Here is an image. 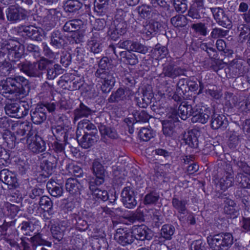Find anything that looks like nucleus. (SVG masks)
<instances>
[{"instance_id": "1", "label": "nucleus", "mask_w": 250, "mask_h": 250, "mask_svg": "<svg viewBox=\"0 0 250 250\" xmlns=\"http://www.w3.org/2000/svg\"><path fill=\"white\" fill-rule=\"evenodd\" d=\"M0 90L16 96L26 95L30 91L29 81L21 76L9 77L0 81Z\"/></svg>"}, {"instance_id": "2", "label": "nucleus", "mask_w": 250, "mask_h": 250, "mask_svg": "<svg viewBox=\"0 0 250 250\" xmlns=\"http://www.w3.org/2000/svg\"><path fill=\"white\" fill-rule=\"evenodd\" d=\"M207 242L212 250H228L233 243L232 234L221 232L207 237Z\"/></svg>"}, {"instance_id": "3", "label": "nucleus", "mask_w": 250, "mask_h": 250, "mask_svg": "<svg viewBox=\"0 0 250 250\" xmlns=\"http://www.w3.org/2000/svg\"><path fill=\"white\" fill-rule=\"evenodd\" d=\"M53 62L44 57L40 59L39 68L42 73V77L46 73L48 80H53L58 75L63 73V69L58 64H53Z\"/></svg>"}, {"instance_id": "4", "label": "nucleus", "mask_w": 250, "mask_h": 250, "mask_svg": "<svg viewBox=\"0 0 250 250\" xmlns=\"http://www.w3.org/2000/svg\"><path fill=\"white\" fill-rule=\"evenodd\" d=\"M104 167L98 160H94L92 162L91 170L94 177L89 181V189H94L95 185H101L104 183L106 174Z\"/></svg>"}, {"instance_id": "5", "label": "nucleus", "mask_w": 250, "mask_h": 250, "mask_svg": "<svg viewBox=\"0 0 250 250\" xmlns=\"http://www.w3.org/2000/svg\"><path fill=\"white\" fill-rule=\"evenodd\" d=\"M95 76L100 78L102 85L101 89L104 93H109L113 88L116 82V74L111 70L103 71L97 70L95 73Z\"/></svg>"}, {"instance_id": "6", "label": "nucleus", "mask_w": 250, "mask_h": 250, "mask_svg": "<svg viewBox=\"0 0 250 250\" xmlns=\"http://www.w3.org/2000/svg\"><path fill=\"white\" fill-rule=\"evenodd\" d=\"M7 51V56L10 61L19 63V60L24 54V46L15 40L9 41L3 47Z\"/></svg>"}, {"instance_id": "7", "label": "nucleus", "mask_w": 250, "mask_h": 250, "mask_svg": "<svg viewBox=\"0 0 250 250\" xmlns=\"http://www.w3.org/2000/svg\"><path fill=\"white\" fill-rule=\"evenodd\" d=\"M40 60L31 62L25 60L17 63V67L26 75L31 77H42V73L39 68Z\"/></svg>"}, {"instance_id": "8", "label": "nucleus", "mask_w": 250, "mask_h": 250, "mask_svg": "<svg viewBox=\"0 0 250 250\" xmlns=\"http://www.w3.org/2000/svg\"><path fill=\"white\" fill-rule=\"evenodd\" d=\"M205 7L204 0H194L188 11V20L191 22H195L200 19L205 13Z\"/></svg>"}, {"instance_id": "9", "label": "nucleus", "mask_w": 250, "mask_h": 250, "mask_svg": "<svg viewBox=\"0 0 250 250\" xmlns=\"http://www.w3.org/2000/svg\"><path fill=\"white\" fill-rule=\"evenodd\" d=\"M176 115L167 114V119L162 121L163 134L167 137H175L176 124L179 122Z\"/></svg>"}, {"instance_id": "10", "label": "nucleus", "mask_w": 250, "mask_h": 250, "mask_svg": "<svg viewBox=\"0 0 250 250\" xmlns=\"http://www.w3.org/2000/svg\"><path fill=\"white\" fill-rule=\"evenodd\" d=\"M31 128L30 123L27 121H18L12 125V129L15 131L14 134L17 140V143H24L26 133L29 131Z\"/></svg>"}, {"instance_id": "11", "label": "nucleus", "mask_w": 250, "mask_h": 250, "mask_svg": "<svg viewBox=\"0 0 250 250\" xmlns=\"http://www.w3.org/2000/svg\"><path fill=\"white\" fill-rule=\"evenodd\" d=\"M42 156V160L41 164V168L48 175H51L57 167V159L48 152L43 153Z\"/></svg>"}, {"instance_id": "12", "label": "nucleus", "mask_w": 250, "mask_h": 250, "mask_svg": "<svg viewBox=\"0 0 250 250\" xmlns=\"http://www.w3.org/2000/svg\"><path fill=\"white\" fill-rule=\"evenodd\" d=\"M114 239L117 243L124 247L132 244L134 241L132 230L130 231L126 228L118 229Z\"/></svg>"}, {"instance_id": "13", "label": "nucleus", "mask_w": 250, "mask_h": 250, "mask_svg": "<svg viewBox=\"0 0 250 250\" xmlns=\"http://www.w3.org/2000/svg\"><path fill=\"white\" fill-rule=\"evenodd\" d=\"M195 108L187 102H182L179 105L178 109L171 108L169 113L176 115L177 119L180 117L183 120H186L190 116H192Z\"/></svg>"}, {"instance_id": "14", "label": "nucleus", "mask_w": 250, "mask_h": 250, "mask_svg": "<svg viewBox=\"0 0 250 250\" xmlns=\"http://www.w3.org/2000/svg\"><path fill=\"white\" fill-rule=\"evenodd\" d=\"M26 142L28 148L34 153H42L46 148L45 142L37 134L32 137H28Z\"/></svg>"}, {"instance_id": "15", "label": "nucleus", "mask_w": 250, "mask_h": 250, "mask_svg": "<svg viewBox=\"0 0 250 250\" xmlns=\"http://www.w3.org/2000/svg\"><path fill=\"white\" fill-rule=\"evenodd\" d=\"M121 201L126 208H133L137 204L134 191L130 187H125L121 192Z\"/></svg>"}, {"instance_id": "16", "label": "nucleus", "mask_w": 250, "mask_h": 250, "mask_svg": "<svg viewBox=\"0 0 250 250\" xmlns=\"http://www.w3.org/2000/svg\"><path fill=\"white\" fill-rule=\"evenodd\" d=\"M28 13L27 11L14 5L9 6L6 11L7 19L10 21L25 19Z\"/></svg>"}, {"instance_id": "17", "label": "nucleus", "mask_w": 250, "mask_h": 250, "mask_svg": "<svg viewBox=\"0 0 250 250\" xmlns=\"http://www.w3.org/2000/svg\"><path fill=\"white\" fill-rule=\"evenodd\" d=\"M134 240L144 241L149 240L153 236L152 231L145 225L134 226L132 228Z\"/></svg>"}, {"instance_id": "18", "label": "nucleus", "mask_w": 250, "mask_h": 250, "mask_svg": "<svg viewBox=\"0 0 250 250\" xmlns=\"http://www.w3.org/2000/svg\"><path fill=\"white\" fill-rule=\"evenodd\" d=\"M31 120L36 125L43 123L47 118L46 108L43 104H38L30 110Z\"/></svg>"}, {"instance_id": "19", "label": "nucleus", "mask_w": 250, "mask_h": 250, "mask_svg": "<svg viewBox=\"0 0 250 250\" xmlns=\"http://www.w3.org/2000/svg\"><path fill=\"white\" fill-rule=\"evenodd\" d=\"M213 110L208 107L196 108L191 118L192 123H206L209 120Z\"/></svg>"}, {"instance_id": "20", "label": "nucleus", "mask_w": 250, "mask_h": 250, "mask_svg": "<svg viewBox=\"0 0 250 250\" xmlns=\"http://www.w3.org/2000/svg\"><path fill=\"white\" fill-rule=\"evenodd\" d=\"M186 69L172 64H167L164 66L162 73L160 74L162 77H168L174 79L177 77L184 75Z\"/></svg>"}, {"instance_id": "21", "label": "nucleus", "mask_w": 250, "mask_h": 250, "mask_svg": "<svg viewBox=\"0 0 250 250\" xmlns=\"http://www.w3.org/2000/svg\"><path fill=\"white\" fill-rule=\"evenodd\" d=\"M0 180L6 184L10 189H15L19 187L16 176L7 169H4L0 171Z\"/></svg>"}, {"instance_id": "22", "label": "nucleus", "mask_w": 250, "mask_h": 250, "mask_svg": "<svg viewBox=\"0 0 250 250\" xmlns=\"http://www.w3.org/2000/svg\"><path fill=\"white\" fill-rule=\"evenodd\" d=\"M153 97L151 88L150 86L143 89L142 95L135 97V101L137 105L142 108H146L151 103Z\"/></svg>"}, {"instance_id": "23", "label": "nucleus", "mask_w": 250, "mask_h": 250, "mask_svg": "<svg viewBox=\"0 0 250 250\" xmlns=\"http://www.w3.org/2000/svg\"><path fill=\"white\" fill-rule=\"evenodd\" d=\"M98 134L85 133L81 136L77 132V139L79 144L84 148H88L92 146L97 141Z\"/></svg>"}, {"instance_id": "24", "label": "nucleus", "mask_w": 250, "mask_h": 250, "mask_svg": "<svg viewBox=\"0 0 250 250\" xmlns=\"http://www.w3.org/2000/svg\"><path fill=\"white\" fill-rule=\"evenodd\" d=\"M53 221V220H51L49 221V223L51 224L50 230L53 238L54 239L55 241H56L55 242V243L57 244V242H61L63 240L64 231L65 229V227L67 225V223L65 221L62 222V226L61 227L60 224L57 225L52 224Z\"/></svg>"}, {"instance_id": "25", "label": "nucleus", "mask_w": 250, "mask_h": 250, "mask_svg": "<svg viewBox=\"0 0 250 250\" xmlns=\"http://www.w3.org/2000/svg\"><path fill=\"white\" fill-rule=\"evenodd\" d=\"M162 28H163L162 24L158 21L146 22L142 29L143 36L150 39L156 32L161 30Z\"/></svg>"}, {"instance_id": "26", "label": "nucleus", "mask_w": 250, "mask_h": 250, "mask_svg": "<svg viewBox=\"0 0 250 250\" xmlns=\"http://www.w3.org/2000/svg\"><path fill=\"white\" fill-rule=\"evenodd\" d=\"M129 94H130V91L129 89L120 87L111 93L108 99V101L110 103H117L125 101L127 99L128 97V95Z\"/></svg>"}, {"instance_id": "27", "label": "nucleus", "mask_w": 250, "mask_h": 250, "mask_svg": "<svg viewBox=\"0 0 250 250\" xmlns=\"http://www.w3.org/2000/svg\"><path fill=\"white\" fill-rule=\"evenodd\" d=\"M50 44L57 49L63 48L67 42L65 37L59 30H56L51 33Z\"/></svg>"}, {"instance_id": "28", "label": "nucleus", "mask_w": 250, "mask_h": 250, "mask_svg": "<svg viewBox=\"0 0 250 250\" xmlns=\"http://www.w3.org/2000/svg\"><path fill=\"white\" fill-rule=\"evenodd\" d=\"M87 218L82 213L72 214V221L75 224L76 229L81 231H85L89 228V224L86 221Z\"/></svg>"}, {"instance_id": "29", "label": "nucleus", "mask_w": 250, "mask_h": 250, "mask_svg": "<svg viewBox=\"0 0 250 250\" xmlns=\"http://www.w3.org/2000/svg\"><path fill=\"white\" fill-rule=\"evenodd\" d=\"M211 126L213 129H225L228 125V122L223 115L214 113L211 114Z\"/></svg>"}, {"instance_id": "30", "label": "nucleus", "mask_w": 250, "mask_h": 250, "mask_svg": "<svg viewBox=\"0 0 250 250\" xmlns=\"http://www.w3.org/2000/svg\"><path fill=\"white\" fill-rule=\"evenodd\" d=\"M52 132L58 141L67 143L69 132L66 128L61 125H52Z\"/></svg>"}, {"instance_id": "31", "label": "nucleus", "mask_w": 250, "mask_h": 250, "mask_svg": "<svg viewBox=\"0 0 250 250\" xmlns=\"http://www.w3.org/2000/svg\"><path fill=\"white\" fill-rule=\"evenodd\" d=\"M82 188L81 184L75 178H70L66 181V190L71 194H80Z\"/></svg>"}, {"instance_id": "32", "label": "nucleus", "mask_w": 250, "mask_h": 250, "mask_svg": "<svg viewBox=\"0 0 250 250\" xmlns=\"http://www.w3.org/2000/svg\"><path fill=\"white\" fill-rule=\"evenodd\" d=\"M22 32L24 34V35L27 36L32 40L37 41L42 40V29L30 25L25 26L23 28Z\"/></svg>"}, {"instance_id": "33", "label": "nucleus", "mask_w": 250, "mask_h": 250, "mask_svg": "<svg viewBox=\"0 0 250 250\" xmlns=\"http://www.w3.org/2000/svg\"><path fill=\"white\" fill-rule=\"evenodd\" d=\"M199 132L197 130H191L184 135V140L189 146L196 148L198 146V135Z\"/></svg>"}, {"instance_id": "34", "label": "nucleus", "mask_w": 250, "mask_h": 250, "mask_svg": "<svg viewBox=\"0 0 250 250\" xmlns=\"http://www.w3.org/2000/svg\"><path fill=\"white\" fill-rule=\"evenodd\" d=\"M20 109H21L20 103L18 102L7 103L4 107L5 113L7 115L18 119L21 118Z\"/></svg>"}, {"instance_id": "35", "label": "nucleus", "mask_w": 250, "mask_h": 250, "mask_svg": "<svg viewBox=\"0 0 250 250\" xmlns=\"http://www.w3.org/2000/svg\"><path fill=\"white\" fill-rule=\"evenodd\" d=\"M131 51H123L119 53V60L123 62L134 65L138 62L137 56L131 52Z\"/></svg>"}, {"instance_id": "36", "label": "nucleus", "mask_w": 250, "mask_h": 250, "mask_svg": "<svg viewBox=\"0 0 250 250\" xmlns=\"http://www.w3.org/2000/svg\"><path fill=\"white\" fill-rule=\"evenodd\" d=\"M83 4L79 0H67L63 3V8L66 12L76 13L82 8Z\"/></svg>"}, {"instance_id": "37", "label": "nucleus", "mask_w": 250, "mask_h": 250, "mask_svg": "<svg viewBox=\"0 0 250 250\" xmlns=\"http://www.w3.org/2000/svg\"><path fill=\"white\" fill-rule=\"evenodd\" d=\"M172 207L180 214H185L188 213L187 205L188 201L186 199H180L175 196L172 198L171 201Z\"/></svg>"}, {"instance_id": "38", "label": "nucleus", "mask_w": 250, "mask_h": 250, "mask_svg": "<svg viewBox=\"0 0 250 250\" xmlns=\"http://www.w3.org/2000/svg\"><path fill=\"white\" fill-rule=\"evenodd\" d=\"M46 188L50 194L55 197H59L63 193L62 187L54 181H50L46 184Z\"/></svg>"}, {"instance_id": "39", "label": "nucleus", "mask_w": 250, "mask_h": 250, "mask_svg": "<svg viewBox=\"0 0 250 250\" xmlns=\"http://www.w3.org/2000/svg\"><path fill=\"white\" fill-rule=\"evenodd\" d=\"M92 110L83 103H81L79 106L74 112V120H78L83 117H87L91 115Z\"/></svg>"}, {"instance_id": "40", "label": "nucleus", "mask_w": 250, "mask_h": 250, "mask_svg": "<svg viewBox=\"0 0 250 250\" xmlns=\"http://www.w3.org/2000/svg\"><path fill=\"white\" fill-rule=\"evenodd\" d=\"M160 198L159 193L155 191H151L145 195L143 199V203L147 206L156 205Z\"/></svg>"}, {"instance_id": "41", "label": "nucleus", "mask_w": 250, "mask_h": 250, "mask_svg": "<svg viewBox=\"0 0 250 250\" xmlns=\"http://www.w3.org/2000/svg\"><path fill=\"white\" fill-rule=\"evenodd\" d=\"M109 0H94V10L98 15H104L108 9Z\"/></svg>"}, {"instance_id": "42", "label": "nucleus", "mask_w": 250, "mask_h": 250, "mask_svg": "<svg viewBox=\"0 0 250 250\" xmlns=\"http://www.w3.org/2000/svg\"><path fill=\"white\" fill-rule=\"evenodd\" d=\"M82 23V21L79 19L70 20L65 22L62 29L66 32H75L80 28Z\"/></svg>"}, {"instance_id": "43", "label": "nucleus", "mask_w": 250, "mask_h": 250, "mask_svg": "<svg viewBox=\"0 0 250 250\" xmlns=\"http://www.w3.org/2000/svg\"><path fill=\"white\" fill-rule=\"evenodd\" d=\"M29 241L32 244V248L34 250L37 248L38 246H46L49 247L51 246V243L42 238V235L40 233H38L31 237Z\"/></svg>"}, {"instance_id": "44", "label": "nucleus", "mask_w": 250, "mask_h": 250, "mask_svg": "<svg viewBox=\"0 0 250 250\" xmlns=\"http://www.w3.org/2000/svg\"><path fill=\"white\" fill-rule=\"evenodd\" d=\"M99 131L102 135L101 139L104 142H105L104 140L105 136L112 139H115L118 137L116 130L114 128L107 126H103Z\"/></svg>"}, {"instance_id": "45", "label": "nucleus", "mask_w": 250, "mask_h": 250, "mask_svg": "<svg viewBox=\"0 0 250 250\" xmlns=\"http://www.w3.org/2000/svg\"><path fill=\"white\" fill-rule=\"evenodd\" d=\"M190 28L194 32L199 35L206 36L208 35V28L205 23L201 22L192 23Z\"/></svg>"}, {"instance_id": "46", "label": "nucleus", "mask_w": 250, "mask_h": 250, "mask_svg": "<svg viewBox=\"0 0 250 250\" xmlns=\"http://www.w3.org/2000/svg\"><path fill=\"white\" fill-rule=\"evenodd\" d=\"M188 19L183 15H177L173 17L171 20V23L175 27H183L187 24Z\"/></svg>"}, {"instance_id": "47", "label": "nucleus", "mask_w": 250, "mask_h": 250, "mask_svg": "<svg viewBox=\"0 0 250 250\" xmlns=\"http://www.w3.org/2000/svg\"><path fill=\"white\" fill-rule=\"evenodd\" d=\"M175 229L174 227L171 224L164 225L161 229V235L165 239L170 240L174 233Z\"/></svg>"}, {"instance_id": "48", "label": "nucleus", "mask_w": 250, "mask_h": 250, "mask_svg": "<svg viewBox=\"0 0 250 250\" xmlns=\"http://www.w3.org/2000/svg\"><path fill=\"white\" fill-rule=\"evenodd\" d=\"M2 139L10 148H13L17 143V140L14 133L10 131H6L2 134Z\"/></svg>"}, {"instance_id": "49", "label": "nucleus", "mask_w": 250, "mask_h": 250, "mask_svg": "<svg viewBox=\"0 0 250 250\" xmlns=\"http://www.w3.org/2000/svg\"><path fill=\"white\" fill-rule=\"evenodd\" d=\"M152 11V7L146 4H143L138 7V12L140 17L144 19L150 18Z\"/></svg>"}, {"instance_id": "50", "label": "nucleus", "mask_w": 250, "mask_h": 250, "mask_svg": "<svg viewBox=\"0 0 250 250\" xmlns=\"http://www.w3.org/2000/svg\"><path fill=\"white\" fill-rule=\"evenodd\" d=\"M225 105L232 108L237 105L238 102L237 97L233 93L226 92L225 93Z\"/></svg>"}, {"instance_id": "51", "label": "nucleus", "mask_w": 250, "mask_h": 250, "mask_svg": "<svg viewBox=\"0 0 250 250\" xmlns=\"http://www.w3.org/2000/svg\"><path fill=\"white\" fill-rule=\"evenodd\" d=\"M242 139V137L236 131L231 132L229 137V146L230 148H235L238 146Z\"/></svg>"}, {"instance_id": "52", "label": "nucleus", "mask_w": 250, "mask_h": 250, "mask_svg": "<svg viewBox=\"0 0 250 250\" xmlns=\"http://www.w3.org/2000/svg\"><path fill=\"white\" fill-rule=\"evenodd\" d=\"M100 185H95L94 189H90L93 192V195L98 199H100L103 201H106L109 199V194L105 190H102L97 188Z\"/></svg>"}, {"instance_id": "53", "label": "nucleus", "mask_w": 250, "mask_h": 250, "mask_svg": "<svg viewBox=\"0 0 250 250\" xmlns=\"http://www.w3.org/2000/svg\"><path fill=\"white\" fill-rule=\"evenodd\" d=\"M154 132L153 130L148 128L143 127L141 128L139 132L140 138L144 141H148L154 136Z\"/></svg>"}, {"instance_id": "54", "label": "nucleus", "mask_w": 250, "mask_h": 250, "mask_svg": "<svg viewBox=\"0 0 250 250\" xmlns=\"http://www.w3.org/2000/svg\"><path fill=\"white\" fill-rule=\"evenodd\" d=\"M10 162V154L0 146V166H7Z\"/></svg>"}, {"instance_id": "55", "label": "nucleus", "mask_w": 250, "mask_h": 250, "mask_svg": "<svg viewBox=\"0 0 250 250\" xmlns=\"http://www.w3.org/2000/svg\"><path fill=\"white\" fill-rule=\"evenodd\" d=\"M187 0H173V4L177 12L183 13L188 8Z\"/></svg>"}, {"instance_id": "56", "label": "nucleus", "mask_w": 250, "mask_h": 250, "mask_svg": "<svg viewBox=\"0 0 250 250\" xmlns=\"http://www.w3.org/2000/svg\"><path fill=\"white\" fill-rule=\"evenodd\" d=\"M133 116L134 119L136 120V122H143L146 123L148 122L150 116L145 111H136L133 113Z\"/></svg>"}, {"instance_id": "57", "label": "nucleus", "mask_w": 250, "mask_h": 250, "mask_svg": "<svg viewBox=\"0 0 250 250\" xmlns=\"http://www.w3.org/2000/svg\"><path fill=\"white\" fill-rule=\"evenodd\" d=\"M229 31L220 28L214 27L210 33V37L213 39H218L226 37L228 35Z\"/></svg>"}, {"instance_id": "58", "label": "nucleus", "mask_w": 250, "mask_h": 250, "mask_svg": "<svg viewBox=\"0 0 250 250\" xmlns=\"http://www.w3.org/2000/svg\"><path fill=\"white\" fill-rule=\"evenodd\" d=\"M233 176H229V175H224L222 178H220L219 183L221 189L225 190L228 188L232 186Z\"/></svg>"}, {"instance_id": "59", "label": "nucleus", "mask_w": 250, "mask_h": 250, "mask_svg": "<svg viewBox=\"0 0 250 250\" xmlns=\"http://www.w3.org/2000/svg\"><path fill=\"white\" fill-rule=\"evenodd\" d=\"M66 168L70 173H72L76 177H82L83 176V170L78 166L69 164L66 166Z\"/></svg>"}, {"instance_id": "60", "label": "nucleus", "mask_w": 250, "mask_h": 250, "mask_svg": "<svg viewBox=\"0 0 250 250\" xmlns=\"http://www.w3.org/2000/svg\"><path fill=\"white\" fill-rule=\"evenodd\" d=\"M126 219L129 222L132 223L136 221L142 222L145 220L144 213L140 210H137L136 212L126 217Z\"/></svg>"}, {"instance_id": "61", "label": "nucleus", "mask_w": 250, "mask_h": 250, "mask_svg": "<svg viewBox=\"0 0 250 250\" xmlns=\"http://www.w3.org/2000/svg\"><path fill=\"white\" fill-rule=\"evenodd\" d=\"M39 205L43 209L53 208V203L51 199L47 196H42L40 198Z\"/></svg>"}, {"instance_id": "62", "label": "nucleus", "mask_w": 250, "mask_h": 250, "mask_svg": "<svg viewBox=\"0 0 250 250\" xmlns=\"http://www.w3.org/2000/svg\"><path fill=\"white\" fill-rule=\"evenodd\" d=\"M176 90H177L178 92H181V93L185 95L189 90L188 81L185 79L179 80L177 84Z\"/></svg>"}, {"instance_id": "63", "label": "nucleus", "mask_w": 250, "mask_h": 250, "mask_svg": "<svg viewBox=\"0 0 250 250\" xmlns=\"http://www.w3.org/2000/svg\"><path fill=\"white\" fill-rule=\"evenodd\" d=\"M215 21L219 25L223 27L229 29L231 27V22L226 13L216 19Z\"/></svg>"}, {"instance_id": "64", "label": "nucleus", "mask_w": 250, "mask_h": 250, "mask_svg": "<svg viewBox=\"0 0 250 250\" xmlns=\"http://www.w3.org/2000/svg\"><path fill=\"white\" fill-rule=\"evenodd\" d=\"M237 29L239 32V36L246 40L250 36V27L247 24H241L237 27Z\"/></svg>"}]
</instances>
